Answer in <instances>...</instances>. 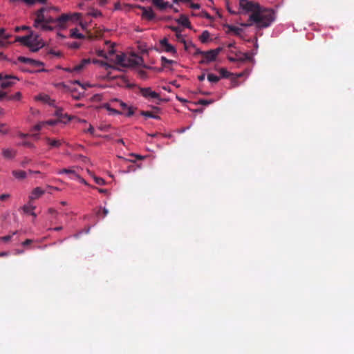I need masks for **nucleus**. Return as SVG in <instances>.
<instances>
[{"label": "nucleus", "mask_w": 354, "mask_h": 354, "mask_svg": "<svg viewBox=\"0 0 354 354\" xmlns=\"http://www.w3.org/2000/svg\"><path fill=\"white\" fill-rule=\"evenodd\" d=\"M274 13L271 9H264L261 8L258 12L252 13L249 17V22L248 24H242L243 26H250L252 22L256 24L258 28H267L274 21Z\"/></svg>", "instance_id": "nucleus-1"}, {"label": "nucleus", "mask_w": 354, "mask_h": 354, "mask_svg": "<svg viewBox=\"0 0 354 354\" xmlns=\"http://www.w3.org/2000/svg\"><path fill=\"white\" fill-rule=\"evenodd\" d=\"M46 12H48L47 8H41L36 12L34 26L41 28L43 30H52L56 28V18L45 14Z\"/></svg>", "instance_id": "nucleus-2"}, {"label": "nucleus", "mask_w": 354, "mask_h": 354, "mask_svg": "<svg viewBox=\"0 0 354 354\" xmlns=\"http://www.w3.org/2000/svg\"><path fill=\"white\" fill-rule=\"evenodd\" d=\"M80 15L79 13L62 14L59 17L56 18V28H64L68 21L70 20H78Z\"/></svg>", "instance_id": "nucleus-3"}, {"label": "nucleus", "mask_w": 354, "mask_h": 354, "mask_svg": "<svg viewBox=\"0 0 354 354\" xmlns=\"http://www.w3.org/2000/svg\"><path fill=\"white\" fill-rule=\"evenodd\" d=\"M239 5L242 9L252 13H255V12H258L261 9L259 3L248 0H240Z\"/></svg>", "instance_id": "nucleus-4"}, {"label": "nucleus", "mask_w": 354, "mask_h": 354, "mask_svg": "<svg viewBox=\"0 0 354 354\" xmlns=\"http://www.w3.org/2000/svg\"><path fill=\"white\" fill-rule=\"evenodd\" d=\"M140 93L147 100H161L159 93L153 91L150 87L139 88Z\"/></svg>", "instance_id": "nucleus-5"}, {"label": "nucleus", "mask_w": 354, "mask_h": 354, "mask_svg": "<svg viewBox=\"0 0 354 354\" xmlns=\"http://www.w3.org/2000/svg\"><path fill=\"white\" fill-rule=\"evenodd\" d=\"M256 50L253 51L252 53H241L238 52L236 53V56L239 58V62H245V61H252V57L257 53L258 45L256 43L255 44Z\"/></svg>", "instance_id": "nucleus-6"}, {"label": "nucleus", "mask_w": 354, "mask_h": 354, "mask_svg": "<svg viewBox=\"0 0 354 354\" xmlns=\"http://www.w3.org/2000/svg\"><path fill=\"white\" fill-rule=\"evenodd\" d=\"M12 80H18V78L13 75H4V79L0 84L1 88L2 89H6L12 86L15 84V82L12 81Z\"/></svg>", "instance_id": "nucleus-7"}, {"label": "nucleus", "mask_w": 354, "mask_h": 354, "mask_svg": "<svg viewBox=\"0 0 354 354\" xmlns=\"http://www.w3.org/2000/svg\"><path fill=\"white\" fill-rule=\"evenodd\" d=\"M138 8L142 11V17L149 21L155 19V14L151 8H145L144 6H138Z\"/></svg>", "instance_id": "nucleus-8"}, {"label": "nucleus", "mask_w": 354, "mask_h": 354, "mask_svg": "<svg viewBox=\"0 0 354 354\" xmlns=\"http://www.w3.org/2000/svg\"><path fill=\"white\" fill-rule=\"evenodd\" d=\"M18 61L22 63L30 64L33 67H39L44 66V63L40 61L35 60L31 58H27L23 56L19 57Z\"/></svg>", "instance_id": "nucleus-9"}, {"label": "nucleus", "mask_w": 354, "mask_h": 354, "mask_svg": "<svg viewBox=\"0 0 354 354\" xmlns=\"http://www.w3.org/2000/svg\"><path fill=\"white\" fill-rule=\"evenodd\" d=\"M44 190H43L39 187H37L32 191L30 195L29 196V201L32 202L35 200H37L39 198H40L43 194H44Z\"/></svg>", "instance_id": "nucleus-10"}, {"label": "nucleus", "mask_w": 354, "mask_h": 354, "mask_svg": "<svg viewBox=\"0 0 354 354\" xmlns=\"http://www.w3.org/2000/svg\"><path fill=\"white\" fill-rule=\"evenodd\" d=\"M203 56V59L201 61V64H208L211 62L215 61L216 59V57L213 53V51H212L211 50L208 51H205Z\"/></svg>", "instance_id": "nucleus-11"}, {"label": "nucleus", "mask_w": 354, "mask_h": 354, "mask_svg": "<svg viewBox=\"0 0 354 354\" xmlns=\"http://www.w3.org/2000/svg\"><path fill=\"white\" fill-rule=\"evenodd\" d=\"M43 46V43L38 40V36H35L33 41L31 42V45H29L28 47L30 48L32 52H37Z\"/></svg>", "instance_id": "nucleus-12"}, {"label": "nucleus", "mask_w": 354, "mask_h": 354, "mask_svg": "<svg viewBox=\"0 0 354 354\" xmlns=\"http://www.w3.org/2000/svg\"><path fill=\"white\" fill-rule=\"evenodd\" d=\"M35 37V36H33L32 34L24 37H17L16 38V41L21 42L26 46H28L29 45H31V42L33 41Z\"/></svg>", "instance_id": "nucleus-13"}, {"label": "nucleus", "mask_w": 354, "mask_h": 354, "mask_svg": "<svg viewBox=\"0 0 354 354\" xmlns=\"http://www.w3.org/2000/svg\"><path fill=\"white\" fill-rule=\"evenodd\" d=\"M152 3L161 10H164L167 8L172 7L171 4H170L168 1H165L164 0H152Z\"/></svg>", "instance_id": "nucleus-14"}, {"label": "nucleus", "mask_w": 354, "mask_h": 354, "mask_svg": "<svg viewBox=\"0 0 354 354\" xmlns=\"http://www.w3.org/2000/svg\"><path fill=\"white\" fill-rule=\"evenodd\" d=\"M160 45L162 48H164L165 51L167 53H175L176 52L175 48L168 42V40L166 38L160 41Z\"/></svg>", "instance_id": "nucleus-15"}, {"label": "nucleus", "mask_w": 354, "mask_h": 354, "mask_svg": "<svg viewBox=\"0 0 354 354\" xmlns=\"http://www.w3.org/2000/svg\"><path fill=\"white\" fill-rule=\"evenodd\" d=\"M2 155L5 158L12 159L16 156L17 151L10 148L3 149Z\"/></svg>", "instance_id": "nucleus-16"}, {"label": "nucleus", "mask_w": 354, "mask_h": 354, "mask_svg": "<svg viewBox=\"0 0 354 354\" xmlns=\"http://www.w3.org/2000/svg\"><path fill=\"white\" fill-rule=\"evenodd\" d=\"M127 61V55L124 53L116 55L115 56V64L120 65L122 67L125 66Z\"/></svg>", "instance_id": "nucleus-17"}, {"label": "nucleus", "mask_w": 354, "mask_h": 354, "mask_svg": "<svg viewBox=\"0 0 354 354\" xmlns=\"http://www.w3.org/2000/svg\"><path fill=\"white\" fill-rule=\"evenodd\" d=\"M91 63L90 59H83L79 64L73 67V70L78 73L81 71L86 65Z\"/></svg>", "instance_id": "nucleus-18"}, {"label": "nucleus", "mask_w": 354, "mask_h": 354, "mask_svg": "<svg viewBox=\"0 0 354 354\" xmlns=\"http://www.w3.org/2000/svg\"><path fill=\"white\" fill-rule=\"evenodd\" d=\"M35 99L37 100H39V101L45 102V103H48L49 104H53V102H54V100H52L50 99L49 95H46V94H40V95L36 96Z\"/></svg>", "instance_id": "nucleus-19"}, {"label": "nucleus", "mask_w": 354, "mask_h": 354, "mask_svg": "<svg viewBox=\"0 0 354 354\" xmlns=\"http://www.w3.org/2000/svg\"><path fill=\"white\" fill-rule=\"evenodd\" d=\"M178 22L184 27L191 28L190 21L189 19L184 15H181L179 19L178 20Z\"/></svg>", "instance_id": "nucleus-20"}, {"label": "nucleus", "mask_w": 354, "mask_h": 354, "mask_svg": "<svg viewBox=\"0 0 354 354\" xmlns=\"http://www.w3.org/2000/svg\"><path fill=\"white\" fill-rule=\"evenodd\" d=\"M46 140L50 147H59L62 144V141L60 140H52L50 138H46Z\"/></svg>", "instance_id": "nucleus-21"}, {"label": "nucleus", "mask_w": 354, "mask_h": 354, "mask_svg": "<svg viewBox=\"0 0 354 354\" xmlns=\"http://www.w3.org/2000/svg\"><path fill=\"white\" fill-rule=\"evenodd\" d=\"M57 173L58 174H72L74 175L77 178H80V176L77 174H76L75 171L73 170V169L64 168L59 170Z\"/></svg>", "instance_id": "nucleus-22"}, {"label": "nucleus", "mask_w": 354, "mask_h": 354, "mask_svg": "<svg viewBox=\"0 0 354 354\" xmlns=\"http://www.w3.org/2000/svg\"><path fill=\"white\" fill-rule=\"evenodd\" d=\"M12 175L17 179H24L27 176V174L26 171L22 170H14L12 171Z\"/></svg>", "instance_id": "nucleus-23"}, {"label": "nucleus", "mask_w": 354, "mask_h": 354, "mask_svg": "<svg viewBox=\"0 0 354 354\" xmlns=\"http://www.w3.org/2000/svg\"><path fill=\"white\" fill-rule=\"evenodd\" d=\"M36 208L35 206L31 204V202L29 201L27 205L23 206L22 209L26 214H30L31 211L34 210Z\"/></svg>", "instance_id": "nucleus-24"}, {"label": "nucleus", "mask_w": 354, "mask_h": 354, "mask_svg": "<svg viewBox=\"0 0 354 354\" xmlns=\"http://www.w3.org/2000/svg\"><path fill=\"white\" fill-rule=\"evenodd\" d=\"M22 95L21 92H17L14 95H8L7 97L8 100L19 101L21 99Z\"/></svg>", "instance_id": "nucleus-25"}, {"label": "nucleus", "mask_w": 354, "mask_h": 354, "mask_svg": "<svg viewBox=\"0 0 354 354\" xmlns=\"http://www.w3.org/2000/svg\"><path fill=\"white\" fill-rule=\"evenodd\" d=\"M209 32L207 30H204L200 36V40L202 43H206L209 38Z\"/></svg>", "instance_id": "nucleus-26"}, {"label": "nucleus", "mask_w": 354, "mask_h": 354, "mask_svg": "<svg viewBox=\"0 0 354 354\" xmlns=\"http://www.w3.org/2000/svg\"><path fill=\"white\" fill-rule=\"evenodd\" d=\"M138 64L139 63L136 59L127 57L126 65L124 66V68L133 66L138 65Z\"/></svg>", "instance_id": "nucleus-27"}, {"label": "nucleus", "mask_w": 354, "mask_h": 354, "mask_svg": "<svg viewBox=\"0 0 354 354\" xmlns=\"http://www.w3.org/2000/svg\"><path fill=\"white\" fill-rule=\"evenodd\" d=\"M207 80L210 82L216 83L220 80V77H218L214 74L209 73L207 75Z\"/></svg>", "instance_id": "nucleus-28"}, {"label": "nucleus", "mask_w": 354, "mask_h": 354, "mask_svg": "<svg viewBox=\"0 0 354 354\" xmlns=\"http://www.w3.org/2000/svg\"><path fill=\"white\" fill-rule=\"evenodd\" d=\"M141 115L143 116L147 117V118H154V119H160V117L158 115H155L150 111H142L141 112Z\"/></svg>", "instance_id": "nucleus-29"}, {"label": "nucleus", "mask_w": 354, "mask_h": 354, "mask_svg": "<svg viewBox=\"0 0 354 354\" xmlns=\"http://www.w3.org/2000/svg\"><path fill=\"white\" fill-rule=\"evenodd\" d=\"M71 36L77 39L84 38V35L80 33L77 28L71 30Z\"/></svg>", "instance_id": "nucleus-30"}, {"label": "nucleus", "mask_w": 354, "mask_h": 354, "mask_svg": "<svg viewBox=\"0 0 354 354\" xmlns=\"http://www.w3.org/2000/svg\"><path fill=\"white\" fill-rule=\"evenodd\" d=\"M55 115L59 118L58 120H62V118L66 117V118H67V120H70V118L67 117V115H63L62 109H57L55 111Z\"/></svg>", "instance_id": "nucleus-31"}, {"label": "nucleus", "mask_w": 354, "mask_h": 354, "mask_svg": "<svg viewBox=\"0 0 354 354\" xmlns=\"http://www.w3.org/2000/svg\"><path fill=\"white\" fill-rule=\"evenodd\" d=\"M111 102H112L118 103L122 109H126L129 108L126 103L123 102L122 101H121V100H118L117 98L113 99L111 100Z\"/></svg>", "instance_id": "nucleus-32"}, {"label": "nucleus", "mask_w": 354, "mask_h": 354, "mask_svg": "<svg viewBox=\"0 0 354 354\" xmlns=\"http://www.w3.org/2000/svg\"><path fill=\"white\" fill-rule=\"evenodd\" d=\"M108 111H109L110 112L113 113V114H116V115H119V114H121L122 113L113 108H111L110 104H104V106Z\"/></svg>", "instance_id": "nucleus-33"}, {"label": "nucleus", "mask_w": 354, "mask_h": 354, "mask_svg": "<svg viewBox=\"0 0 354 354\" xmlns=\"http://www.w3.org/2000/svg\"><path fill=\"white\" fill-rule=\"evenodd\" d=\"M161 62H162V65L164 67H167V64H171L174 63V61H173L171 59H168L165 57H161Z\"/></svg>", "instance_id": "nucleus-34"}, {"label": "nucleus", "mask_w": 354, "mask_h": 354, "mask_svg": "<svg viewBox=\"0 0 354 354\" xmlns=\"http://www.w3.org/2000/svg\"><path fill=\"white\" fill-rule=\"evenodd\" d=\"M32 160L28 157H24L21 160L20 165L21 167H25L27 165L31 163Z\"/></svg>", "instance_id": "nucleus-35"}, {"label": "nucleus", "mask_w": 354, "mask_h": 354, "mask_svg": "<svg viewBox=\"0 0 354 354\" xmlns=\"http://www.w3.org/2000/svg\"><path fill=\"white\" fill-rule=\"evenodd\" d=\"M63 120H47L46 122H44V124H48V125H51V126H54L55 124H57L58 122H62Z\"/></svg>", "instance_id": "nucleus-36"}, {"label": "nucleus", "mask_w": 354, "mask_h": 354, "mask_svg": "<svg viewBox=\"0 0 354 354\" xmlns=\"http://www.w3.org/2000/svg\"><path fill=\"white\" fill-rule=\"evenodd\" d=\"M93 178H94L95 182L97 185H104L105 184V180L103 178H100V177H97V176H94Z\"/></svg>", "instance_id": "nucleus-37"}, {"label": "nucleus", "mask_w": 354, "mask_h": 354, "mask_svg": "<svg viewBox=\"0 0 354 354\" xmlns=\"http://www.w3.org/2000/svg\"><path fill=\"white\" fill-rule=\"evenodd\" d=\"M19 145H22V146L27 147L29 148H35V147L34 144H32V142H28V141H24V142L19 143Z\"/></svg>", "instance_id": "nucleus-38"}, {"label": "nucleus", "mask_w": 354, "mask_h": 354, "mask_svg": "<svg viewBox=\"0 0 354 354\" xmlns=\"http://www.w3.org/2000/svg\"><path fill=\"white\" fill-rule=\"evenodd\" d=\"M220 73L223 77L225 78L229 77L230 75V73L225 68H221L220 70Z\"/></svg>", "instance_id": "nucleus-39"}, {"label": "nucleus", "mask_w": 354, "mask_h": 354, "mask_svg": "<svg viewBox=\"0 0 354 354\" xmlns=\"http://www.w3.org/2000/svg\"><path fill=\"white\" fill-rule=\"evenodd\" d=\"M212 102H213L212 100H204V99L200 100L198 101L199 104L205 105V106L209 105V104H212Z\"/></svg>", "instance_id": "nucleus-40"}, {"label": "nucleus", "mask_w": 354, "mask_h": 354, "mask_svg": "<svg viewBox=\"0 0 354 354\" xmlns=\"http://www.w3.org/2000/svg\"><path fill=\"white\" fill-rule=\"evenodd\" d=\"M101 210H102V217H105V216L108 214V213H109L108 209H106L105 207H104V208H101V209H100V210L97 212V214L98 216H100V215H101Z\"/></svg>", "instance_id": "nucleus-41"}, {"label": "nucleus", "mask_w": 354, "mask_h": 354, "mask_svg": "<svg viewBox=\"0 0 354 354\" xmlns=\"http://www.w3.org/2000/svg\"><path fill=\"white\" fill-rule=\"evenodd\" d=\"M229 28L231 31L234 32L236 35H239L241 32V29L238 27L230 26Z\"/></svg>", "instance_id": "nucleus-42"}, {"label": "nucleus", "mask_w": 354, "mask_h": 354, "mask_svg": "<svg viewBox=\"0 0 354 354\" xmlns=\"http://www.w3.org/2000/svg\"><path fill=\"white\" fill-rule=\"evenodd\" d=\"M16 233H17V232H15L12 233V235H7V236H2L0 238V239L5 242L8 241L11 239L12 235L15 234Z\"/></svg>", "instance_id": "nucleus-43"}, {"label": "nucleus", "mask_w": 354, "mask_h": 354, "mask_svg": "<svg viewBox=\"0 0 354 354\" xmlns=\"http://www.w3.org/2000/svg\"><path fill=\"white\" fill-rule=\"evenodd\" d=\"M189 45L193 46L196 49V52L194 53L195 55H203L205 51H202L199 48H196L195 46L193 45L192 43H190Z\"/></svg>", "instance_id": "nucleus-44"}, {"label": "nucleus", "mask_w": 354, "mask_h": 354, "mask_svg": "<svg viewBox=\"0 0 354 354\" xmlns=\"http://www.w3.org/2000/svg\"><path fill=\"white\" fill-rule=\"evenodd\" d=\"M8 94L6 91L0 90V101L3 100L5 97L7 98Z\"/></svg>", "instance_id": "nucleus-45"}, {"label": "nucleus", "mask_w": 354, "mask_h": 354, "mask_svg": "<svg viewBox=\"0 0 354 354\" xmlns=\"http://www.w3.org/2000/svg\"><path fill=\"white\" fill-rule=\"evenodd\" d=\"M44 125V122H41V123H39L37 124H36L35 127H34V129L36 130V131H40L43 126Z\"/></svg>", "instance_id": "nucleus-46"}, {"label": "nucleus", "mask_w": 354, "mask_h": 354, "mask_svg": "<svg viewBox=\"0 0 354 354\" xmlns=\"http://www.w3.org/2000/svg\"><path fill=\"white\" fill-rule=\"evenodd\" d=\"M222 48L221 47H218L216 49H212L211 50L212 51H213V53L215 55V56L217 57V56L218 55V54L221 52L222 50Z\"/></svg>", "instance_id": "nucleus-47"}, {"label": "nucleus", "mask_w": 354, "mask_h": 354, "mask_svg": "<svg viewBox=\"0 0 354 354\" xmlns=\"http://www.w3.org/2000/svg\"><path fill=\"white\" fill-rule=\"evenodd\" d=\"M22 1L25 2L27 5L32 6L34 5L37 0H21Z\"/></svg>", "instance_id": "nucleus-48"}, {"label": "nucleus", "mask_w": 354, "mask_h": 354, "mask_svg": "<svg viewBox=\"0 0 354 354\" xmlns=\"http://www.w3.org/2000/svg\"><path fill=\"white\" fill-rule=\"evenodd\" d=\"M6 124H0V132L3 133V134H6L8 133V129H3V127H5Z\"/></svg>", "instance_id": "nucleus-49"}, {"label": "nucleus", "mask_w": 354, "mask_h": 354, "mask_svg": "<svg viewBox=\"0 0 354 354\" xmlns=\"http://www.w3.org/2000/svg\"><path fill=\"white\" fill-rule=\"evenodd\" d=\"M190 8L194 10H198L201 8V6L198 3H192L190 4Z\"/></svg>", "instance_id": "nucleus-50"}, {"label": "nucleus", "mask_w": 354, "mask_h": 354, "mask_svg": "<svg viewBox=\"0 0 354 354\" xmlns=\"http://www.w3.org/2000/svg\"><path fill=\"white\" fill-rule=\"evenodd\" d=\"M10 194H3L0 195V200L1 201H6V199L10 198Z\"/></svg>", "instance_id": "nucleus-51"}, {"label": "nucleus", "mask_w": 354, "mask_h": 354, "mask_svg": "<svg viewBox=\"0 0 354 354\" xmlns=\"http://www.w3.org/2000/svg\"><path fill=\"white\" fill-rule=\"evenodd\" d=\"M128 113H127V116L130 117L132 116L134 114V111L131 107H129L128 109Z\"/></svg>", "instance_id": "nucleus-52"}, {"label": "nucleus", "mask_w": 354, "mask_h": 354, "mask_svg": "<svg viewBox=\"0 0 354 354\" xmlns=\"http://www.w3.org/2000/svg\"><path fill=\"white\" fill-rule=\"evenodd\" d=\"M91 15H93L95 17H97L98 16H101L102 15V12L100 11H99V10H95L94 12H93L91 13Z\"/></svg>", "instance_id": "nucleus-53"}, {"label": "nucleus", "mask_w": 354, "mask_h": 354, "mask_svg": "<svg viewBox=\"0 0 354 354\" xmlns=\"http://www.w3.org/2000/svg\"><path fill=\"white\" fill-rule=\"evenodd\" d=\"M32 243V239H26V241H24L23 243H22V245L24 246H26V245H30V243Z\"/></svg>", "instance_id": "nucleus-54"}, {"label": "nucleus", "mask_w": 354, "mask_h": 354, "mask_svg": "<svg viewBox=\"0 0 354 354\" xmlns=\"http://www.w3.org/2000/svg\"><path fill=\"white\" fill-rule=\"evenodd\" d=\"M94 131H95V129H94V128H93V127L92 125H90L89 128L86 131V132H88V133H89L91 134H93Z\"/></svg>", "instance_id": "nucleus-55"}, {"label": "nucleus", "mask_w": 354, "mask_h": 354, "mask_svg": "<svg viewBox=\"0 0 354 354\" xmlns=\"http://www.w3.org/2000/svg\"><path fill=\"white\" fill-rule=\"evenodd\" d=\"M228 59L231 62H239V58L237 57V56H236L235 57H229Z\"/></svg>", "instance_id": "nucleus-56"}, {"label": "nucleus", "mask_w": 354, "mask_h": 354, "mask_svg": "<svg viewBox=\"0 0 354 354\" xmlns=\"http://www.w3.org/2000/svg\"><path fill=\"white\" fill-rule=\"evenodd\" d=\"M47 9H48V12L51 10H55V12H59V8L58 7H55V6L47 8Z\"/></svg>", "instance_id": "nucleus-57"}, {"label": "nucleus", "mask_w": 354, "mask_h": 354, "mask_svg": "<svg viewBox=\"0 0 354 354\" xmlns=\"http://www.w3.org/2000/svg\"><path fill=\"white\" fill-rule=\"evenodd\" d=\"M72 97H73V98H74L75 100H79L81 98V95L80 94L76 95L74 92H73Z\"/></svg>", "instance_id": "nucleus-58"}, {"label": "nucleus", "mask_w": 354, "mask_h": 354, "mask_svg": "<svg viewBox=\"0 0 354 354\" xmlns=\"http://www.w3.org/2000/svg\"><path fill=\"white\" fill-rule=\"evenodd\" d=\"M19 136L21 138H27L28 136H30L29 134H27V133H19Z\"/></svg>", "instance_id": "nucleus-59"}, {"label": "nucleus", "mask_w": 354, "mask_h": 354, "mask_svg": "<svg viewBox=\"0 0 354 354\" xmlns=\"http://www.w3.org/2000/svg\"><path fill=\"white\" fill-rule=\"evenodd\" d=\"M73 84H77L80 85V86H82V88H85L84 84H82L79 80H75L73 82Z\"/></svg>", "instance_id": "nucleus-60"}, {"label": "nucleus", "mask_w": 354, "mask_h": 354, "mask_svg": "<svg viewBox=\"0 0 354 354\" xmlns=\"http://www.w3.org/2000/svg\"><path fill=\"white\" fill-rule=\"evenodd\" d=\"M101 64H102V66H104L106 68H112V66H111V64H107V63H106V62H101Z\"/></svg>", "instance_id": "nucleus-61"}, {"label": "nucleus", "mask_w": 354, "mask_h": 354, "mask_svg": "<svg viewBox=\"0 0 354 354\" xmlns=\"http://www.w3.org/2000/svg\"><path fill=\"white\" fill-rule=\"evenodd\" d=\"M29 28L28 26H24L22 27H17L16 28V31H19L20 29L21 30H26V29H28Z\"/></svg>", "instance_id": "nucleus-62"}, {"label": "nucleus", "mask_w": 354, "mask_h": 354, "mask_svg": "<svg viewBox=\"0 0 354 354\" xmlns=\"http://www.w3.org/2000/svg\"><path fill=\"white\" fill-rule=\"evenodd\" d=\"M6 30L4 28H0V37L3 38L5 35Z\"/></svg>", "instance_id": "nucleus-63"}, {"label": "nucleus", "mask_w": 354, "mask_h": 354, "mask_svg": "<svg viewBox=\"0 0 354 354\" xmlns=\"http://www.w3.org/2000/svg\"><path fill=\"white\" fill-rule=\"evenodd\" d=\"M205 74H202V75H199L198 76V80L199 81H203L205 80Z\"/></svg>", "instance_id": "nucleus-64"}]
</instances>
